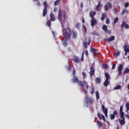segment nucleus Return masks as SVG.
<instances>
[{
    "instance_id": "f257e3e1",
    "label": "nucleus",
    "mask_w": 129,
    "mask_h": 129,
    "mask_svg": "<svg viewBox=\"0 0 129 129\" xmlns=\"http://www.w3.org/2000/svg\"><path fill=\"white\" fill-rule=\"evenodd\" d=\"M62 33L64 38L66 40H68L71 38V30L69 28H64V27L62 26Z\"/></svg>"
},
{
    "instance_id": "f03ea898",
    "label": "nucleus",
    "mask_w": 129,
    "mask_h": 129,
    "mask_svg": "<svg viewBox=\"0 0 129 129\" xmlns=\"http://www.w3.org/2000/svg\"><path fill=\"white\" fill-rule=\"evenodd\" d=\"M66 18V12H65V11H61V10H59L57 19L61 24L65 22Z\"/></svg>"
},
{
    "instance_id": "7ed1b4c3",
    "label": "nucleus",
    "mask_w": 129,
    "mask_h": 129,
    "mask_svg": "<svg viewBox=\"0 0 129 129\" xmlns=\"http://www.w3.org/2000/svg\"><path fill=\"white\" fill-rule=\"evenodd\" d=\"M78 85H79V86H81L82 87H84V86H85V88L87 89H88V88H89V86H88V84H87V82H86V81H85V80L83 81L81 80L79 81Z\"/></svg>"
},
{
    "instance_id": "20e7f679",
    "label": "nucleus",
    "mask_w": 129,
    "mask_h": 129,
    "mask_svg": "<svg viewBox=\"0 0 129 129\" xmlns=\"http://www.w3.org/2000/svg\"><path fill=\"white\" fill-rule=\"evenodd\" d=\"M85 103L86 104H87V106H88V105L90 102V103H93V102H94V101L93 100V99L92 98H88V97H87V96H86L85 97Z\"/></svg>"
},
{
    "instance_id": "39448f33",
    "label": "nucleus",
    "mask_w": 129,
    "mask_h": 129,
    "mask_svg": "<svg viewBox=\"0 0 129 129\" xmlns=\"http://www.w3.org/2000/svg\"><path fill=\"white\" fill-rule=\"evenodd\" d=\"M87 41H88L87 42ZM83 47L85 48V49H86L88 48L87 45H90V38H89L88 40L87 38H86L84 39L83 41Z\"/></svg>"
},
{
    "instance_id": "423d86ee",
    "label": "nucleus",
    "mask_w": 129,
    "mask_h": 129,
    "mask_svg": "<svg viewBox=\"0 0 129 129\" xmlns=\"http://www.w3.org/2000/svg\"><path fill=\"white\" fill-rule=\"evenodd\" d=\"M102 110L106 117H107V113L108 112V109L107 108H105V107H104V105H102Z\"/></svg>"
},
{
    "instance_id": "0eeeda50",
    "label": "nucleus",
    "mask_w": 129,
    "mask_h": 129,
    "mask_svg": "<svg viewBox=\"0 0 129 129\" xmlns=\"http://www.w3.org/2000/svg\"><path fill=\"white\" fill-rule=\"evenodd\" d=\"M114 36L112 35L110 38L104 39V41L108 43L109 42H112V41H114Z\"/></svg>"
},
{
    "instance_id": "6e6552de",
    "label": "nucleus",
    "mask_w": 129,
    "mask_h": 129,
    "mask_svg": "<svg viewBox=\"0 0 129 129\" xmlns=\"http://www.w3.org/2000/svg\"><path fill=\"white\" fill-rule=\"evenodd\" d=\"M122 69H123V66H122V64H120L118 68V74L119 75H121V71H122Z\"/></svg>"
},
{
    "instance_id": "1a4fd4ad",
    "label": "nucleus",
    "mask_w": 129,
    "mask_h": 129,
    "mask_svg": "<svg viewBox=\"0 0 129 129\" xmlns=\"http://www.w3.org/2000/svg\"><path fill=\"white\" fill-rule=\"evenodd\" d=\"M90 69V72L89 73L90 76V77H92V76H93V75H94V73H95V70L92 67H91Z\"/></svg>"
},
{
    "instance_id": "9d476101",
    "label": "nucleus",
    "mask_w": 129,
    "mask_h": 129,
    "mask_svg": "<svg viewBox=\"0 0 129 129\" xmlns=\"http://www.w3.org/2000/svg\"><path fill=\"white\" fill-rule=\"evenodd\" d=\"M121 118L122 119V120L120 119H118V120L121 125H123V124H124V123H125V122H124V116L123 115L122 118L121 117Z\"/></svg>"
},
{
    "instance_id": "9b49d317",
    "label": "nucleus",
    "mask_w": 129,
    "mask_h": 129,
    "mask_svg": "<svg viewBox=\"0 0 129 129\" xmlns=\"http://www.w3.org/2000/svg\"><path fill=\"white\" fill-rule=\"evenodd\" d=\"M123 109V107L122 106H120V113H119V115L120 116V117H123V115H124V113L123 111H122Z\"/></svg>"
},
{
    "instance_id": "f8f14e48",
    "label": "nucleus",
    "mask_w": 129,
    "mask_h": 129,
    "mask_svg": "<svg viewBox=\"0 0 129 129\" xmlns=\"http://www.w3.org/2000/svg\"><path fill=\"white\" fill-rule=\"evenodd\" d=\"M96 24H97V20H96V19H91V26L94 27Z\"/></svg>"
},
{
    "instance_id": "ddd939ff",
    "label": "nucleus",
    "mask_w": 129,
    "mask_h": 129,
    "mask_svg": "<svg viewBox=\"0 0 129 129\" xmlns=\"http://www.w3.org/2000/svg\"><path fill=\"white\" fill-rule=\"evenodd\" d=\"M95 15H96V12H90V17L91 19H95V18L94 17L95 16Z\"/></svg>"
},
{
    "instance_id": "4468645a",
    "label": "nucleus",
    "mask_w": 129,
    "mask_h": 129,
    "mask_svg": "<svg viewBox=\"0 0 129 129\" xmlns=\"http://www.w3.org/2000/svg\"><path fill=\"white\" fill-rule=\"evenodd\" d=\"M79 80H78V78L76 76H74V78L72 79V82L73 83H78Z\"/></svg>"
},
{
    "instance_id": "2eb2a0df",
    "label": "nucleus",
    "mask_w": 129,
    "mask_h": 129,
    "mask_svg": "<svg viewBox=\"0 0 129 129\" xmlns=\"http://www.w3.org/2000/svg\"><path fill=\"white\" fill-rule=\"evenodd\" d=\"M124 27L125 29H129V25L127 24H125V22L123 21L121 24V28L123 29Z\"/></svg>"
},
{
    "instance_id": "dca6fc26",
    "label": "nucleus",
    "mask_w": 129,
    "mask_h": 129,
    "mask_svg": "<svg viewBox=\"0 0 129 129\" xmlns=\"http://www.w3.org/2000/svg\"><path fill=\"white\" fill-rule=\"evenodd\" d=\"M50 18L51 22H54V21H56V18H55V16L53 14V13H51L50 14Z\"/></svg>"
},
{
    "instance_id": "f3484780",
    "label": "nucleus",
    "mask_w": 129,
    "mask_h": 129,
    "mask_svg": "<svg viewBox=\"0 0 129 129\" xmlns=\"http://www.w3.org/2000/svg\"><path fill=\"white\" fill-rule=\"evenodd\" d=\"M101 6V1L98 2V4L96 6V11H100V7Z\"/></svg>"
},
{
    "instance_id": "a211bd4d",
    "label": "nucleus",
    "mask_w": 129,
    "mask_h": 129,
    "mask_svg": "<svg viewBox=\"0 0 129 129\" xmlns=\"http://www.w3.org/2000/svg\"><path fill=\"white\" fill-rule=\"evenodd\" d=\"M73 38H74V39L77 38V32L75 30H73Z\"/></svg>"
},
{
    "instance_id": "6ab92c4d",
    "label": "nucleus",
    "mask_w": 129,
    "mask_h": 129,
    "mask_svg": "<svg viewBox=\"0 0 129 129\" xmlns=\"http://www.w3.org/2000/svg\"><path fill=\"white\" fill-rule=\"evenodd\" d=\"M48 14V11H47V9H43L42 16L43 17H46V15Z\"/></svg>"
},
{
    "instance_id": "aec40b11",
    "label": "nucleus",
    "mask_w": 129,
    "mask_h": 129,
    "mask_svg": "<svg viewBox=\"0 0 129 129\" xmlns=\"http://www.w3.org/2000/svg\"><path fill=\"white\" fill-rule=\"evenodd\" d=\"M104 85L105 87H107L109 85V81L106 80L104 82Z\"/></svg>"
},
{
    "instance_id": "412c9836",
    "label": "nucleus",
    "mask_w": 129,
    "mask_h": 129,
    "mask_svg": "<svg viewBox=\"0 0 129 129\" xmlns=\"http://www.w3.org/2000/svg\"><path fill=\"white\" fill-rule=\"evenodd\" d=\"M74 60L76 63H79V59L78 58V57L76 55L74 56Z\"/></svg>"
},
{
    "instance_id": "4be33fe9",
    "label": "nucleus",
    "mask_w": 129,
    "mask_h": 129,
    "mask_svg": "<svg viewBox=\"0 0 129 129\" xmlns=\"http://www.w3.org/2000/svg\"><path fill=\"white\" fill-rule=\"evenodd\" d=\"M97 126L99 128H100V127L102 126V123L101 122V121H100V120H98L97 121Z\"/></svg>"
},
{
    "instance_id": "5701e85b",
    "label": "nucleus",
    "mask_w": 129,
    "mask_h": 129,
    "mask_svg": "<svg viewBox=\"0 0 129 129\" xmlns=\"http://www.w3.org/2000/svg\"><path fill=\"white\" fill-rule=\"evenodd\" d=\"M96 83H98V84H100V83L101 82V79H100V78H96Z\"/></svg>"
},
{
    "instance_id": "b1692460",
    "label": "nucleus",
    "mask_w": 129,
    "mask_h": 129,
    "mask_svg": "<svg viewBox=\"0 0 129 129\" xmlns=\"http://www.w3.org/2000/svg\"><path fill=\"white\" fill-rule=\"evenodd\" d=\"M91 52L93 53L94 56H95V54H96V51L94 48H91Z\"/></svg>"
},
{
    "instance_id": "393cba45",
    "label": "nucleus",
    "mask_w": 129,
    "mask_h": 129,
    "mask_svg": "<svg viewBox=\"0 0 129 129\" xmlns=\"http://www.w3.org/2000/svg\"><path fill=\"white\" fill-rule=\"evenodd\" d=\"M105 77L106 78V80H109V74L108 73H106L105 74Z\"/></svg>"
},
{
    "instance_id": "a878e982",
    "label": "nucleus",
    "mask_w": 129,
    "mask_h": 129,
    "mask_svg": "<svg viewBox=\"0 0 129 129\" xmlns=\"http://www.w3.org/2000/svg\"><path fill=\"white\" fill-rule=\"evenodd\" d=\"M96 96L97 100H98L99 99V92H98V91L96 92Z\"/></svg>"
},
{
    "instance_id": "bb28decb",
    "label": "nucleus",
    "mask_w": 129,
    "mask_h": 129,
    "mask_svg": "<svg viewBox=\"0 0 129 129\" xmlns=\"http://www.w3.org/2000/svg\"><path fill=\"white\" fill-rule=\"evenodd\" d=\"M120 88H121V86L118 85L114 88V90H116L117 89H120Z\"/></svg>"
},
{
    "instance_id": "cd10ccee",
    "label": "nucleus",
    "mask_w": 129,
    "mask_h": 129,
    "mask_svg": "<svg viewBox=\"0 0 129 129\" xmlns=\"http://www.w3.org/2000/svg\"><path fill=\"white\" fill-rule=\"evenodd\" d=\"M43 6L44 7V9H48V4H47L46 2H44L43 3Z\"/></svg>"
},
{
    "instance_id": "c85d7f7f",
    "label": "nucleus",
    "mask_w": 129,
    "mask_h": 129,
    "mask_svg": "<svg viewBox=\"0 0 129 129\" xmlns=\"http://www.w3.org/2000/svg\"><path fill=\"white\" fill-rule=\"evenodd\" d=\"M119 54H120V52L119 51L115 52L114 54L115 58H117V57H118V56H119Z\"/></svg>"
},
{
    "instance_id": "c756f323",
    "label": "nucleus",
    "mask_w": 129,
    "mask_h": 129,
    "mask_svg": "<svg viewBox=\"0 0 129 129\" xmlns=\"http://www.w3.org/2000/svg\"><path fill=\"white\" fill-rule=\"evenodd\" d=\"M85 52V51H83L82 54V57L81 58V61H84V52Z\"/></svg>"
},
{
    "instance_id": "7c9ffc66",
    "label": "nucleus",
    "mask_w": 129,
    "mask_h": 129,
    "mask_svg": "<svg viewBox=\"0 0 129 129\" xmlns=\"http://www.w3.org/2000/svg\"><path fill=\"white\" fill-rule=\"evenodd\" d=\"M115 117V115H114V114H111L110 115V119H114Z\"/></svg>"
},
{
    "instance_id": "2f4dec72",
    "label": "nucleus",
    "mask_w": 129,
    "mask_h": 129,
    "mask_svg": "<svg viewBox=\"0 0 129 129\" xmlns=\"http://www.w3.org/2000/svg\"><path fill=\"white\" fill-rule=\"evenodd\" d=\"M103 30L105 31V32H106V31H107V27L106 26V25H103Z\"/></svg>"
},
{
    "instance_id": "473e14b6",
    "label": "nucleus",
    "mask_w": 129,
    "mask_h": 129,
    "mask_svg": "<svg viewBox=\"0 0 129 129\" xmlns=\"http://www.w3.org/2000/svg\"><path fill=\"white\" fill-rule=\"evenodd\" d=\"M118 22V18L116 17L114 20V24H116Z\"/></svg>"
},
{
    "instance_id": "72a5a7b5",
    "label": "nucleus",
    "mask_w": 129,
    "mask_h": 129,
    "mask_svg": "<svg viewBox=\"0 0 129 129\" xmlns=\"http://www.w3.org/2000/svg\"><path fill=\"white\" fill-rule=\"evenodd\" d=\"M46 25L48 27H51V21H48L47 22H46Z\"/></svg>"
},
{
    "instance_id": "f704fd0d",
    "label": "nucleus",
    "mask_w": 129,
    "mask_h": 129,
    "mask_svg": "<svg viewBox=\"0 0 129 129\" xmlns=\"http://www.w3.org/2000/svg\"><path fill=\"white\" fill-rule=\"evenodd\" d=\"M60 1L61 0H56L55 2H54V6L58 5V4H59V3H60Z\"/></svg>"
},
{
    "instance_id": "c9c22d12",
    "label": "nucleus",
    "mask_w": 129,
    "mask_h": 129,
    "mask_svg": "<svg viewBox=\"0 0 129 129\" xmlns=\"http://www.w3.org/2000/svg\"><path fill=\"white\" fill-rule=\"evenodd\" d=\"M104 18H105V14H102V16H101V21H104Z\"/></svg>"
},
{
    "instance_id": "e433bc0d",
    "label": "nucleus",
    "mask_w": 129,
    "mask_h": 129,
    "mask_svg": "<svg viewBox=\"0 0 129 129\" xmlns=\"http://www.w3.org/2000/svg\"><path fill=\"white\" fill-rule=\"evenodd\" d=\"M107 7H108V8L109 9H111L112 8V5H111V4L110 3H108L107 4Z\"/></svg>"
},
{
    "instance_id": "4c0bfd02",
    "label": "nucleus",
    "mask_w": 129,
    "mask_h": 129,
    "mask_svg": "<svg viewBox=\"0 0 129 129\" xmlns=\"http://www.w3.org/2000/svg\"><path fill=\"white\" fill-rule=\"evenodd\" d=\"M126 73H129V69H126L123 72V74H126Z\"/></svg>"
},
{
    "instance_id": "58836bf2",
    "label": "nucleus",
    "mask_w": 129,
    "mask_h": 129,
    "mask_svg": "<svg viewBox=\"0 0 129 129\" xmlns=\"http://www.w3.org/2000/svg\"><path fill=\"white\" fill-rule=\"evenodd\" d=\"M97 116L99 119H102V117H101V115H100V113H98Z\"/></svg>"
},
{
    "instance_id": "ea45409f",
    "label": "nucleus",
    "mask_w": 129,
    "mask_h": 129,
    "mask_svg": "<svg viewBox=\"0 0 129 129\" xmlns=\"http://www.w3.org/2000/svg\"><path fill=\"white\" fill-rule=\"evenodd\" d=\"M126 111H128V110H129V103H126Z\"/></svg>"
},
{
    "instance_id": "a19ab883",
    "label": "nucleus",
    "mask_w": 129,
    "mask_h": 129,
    "mask_svg": "<svg viewBox=\"0 0 129 129\" xmlns=\"http://www.w3.org/2000/svg\"><path fill=\"white\" fill-rule=\"evenodd\" d=\"M104 10L105 11V12L108 11V7L107 5H105L104 6Z\"/></svg>"
},
{
    "instance_id": "79ce46f5",
    "label": "nucleus",
    "mask_w": 129,
    "mask_h": 129,
    "mask_svg": "<svg viewBox=\"0 0 129 129\" xmlns=\"http://www.w3.org/2000/svg\"><path fill=\"white\" fill-rule=\"evenodd\" d=\"M103 67L105 69H107V68H108V65L107 64H103Z\"/></svg>"
},
{
    "instance_id": "37998d69",
    "label": "nucleus",
    "mask_w": 129,
    "mask_h": 129,
    "mask_svg": "<svg viewBox=\"0 0 129 129\" xmlns=\"http://www.w3.org/2000/svg\"><path fill=\"white\" fill-rule=\"evenodd\" d=\"M125 12H126V9H123L121 13V15H124Z\"/></svg>"
},
{
    "instance_id": "c03bdc74",
    "label": "nucleus",
    "mask_w": 129,
    "mask_h": 129,
    "mask_svg": "<svg viewBox=\"0 0 129 129\" xmlns=\"http://www.w3.org/2000/svg\"><path fill=\"white\" fill-rule=\"evenodd\" d=\"M76 28H77V29H79V28H80V24L77 23L76 25Z\"/></svg>"
},
{
    "instance_id": "a18cd8bd",
    "label": "nucleus",
    "mask_w": 129,
    "mask_h": 129,
    "mask_svg": "<svg viewBox=\"0 0 129 129\" xmlns=\"http://www.w3.org/2000/svg\"><path fill=\"white\" fill-rule=\"evenodd\" d=\"M128 6H129L128 2H126L125 3V4H124L125 8H127V7H128Z\"/></svg>"
},
{
    "instance_id": "49530a36",
    "label": "nucleus",
    "mask_w": 129,
    "mask_h": 129,
    "mask_svg": "<svg viewBox=\"0 0 129 129\" xmlns=\"http://www.w3.org/2000/svg\"><path fill=\"white\" fill-rule=\"evenodd\" d=\"M84 29L85 33H87V28H86V26L84 25Z\"/></svg>"
},
{
    "instance_id": "de8ad7c7",
    "label": "nucleus",
    "mask_w": 129,
    "mask_h": 129,
    "mask_svg": "<svg viewBox=\"0 0 129 129\" xmlns=\"http://www.w3.org/2000/svg\"><path fill=\"white\" fill-rule=\"evenodd\" d=\"M94 92H95V89H94V88H92L91 92V94H93V93H94Z\"/></svg>"
},
{
    "instance_id": "09e8293b",
    "label": "nucleus",
    "mask_w": 129,
    "mask_h": 129,
    "mask_svg": "<svg viewBox=\"0 0 129 129\" xmlns=\"http://www.w3.org/2000/svg\"><path fill=\"white\" fill-rule=\"evenodd\" d=\"M82 75H83V76L85 78H86V74L85 73V72H82Z\"/></svg>"
},
{
    "instance_id": "8fccbe9b",
    "label": "nucleus",
    "mask_w": 129,
    "mask_h": 129,
    "mask_svg": "<svg viewBox=\"0 0 129 129\" xmlns=\"http://www.w3.org/2000/svg\"><path fill=\"white\" fill-rule=\"evenodd\" d=\"M63 46H64V47H67V42L66 41H64L63 42Z\"/></svg>"
},
{
    "instance_id": "3c124183",
    "label": "nucleus",
    "mask_w": 129,
    "mask_h": 129,
    "mask_svg": "<svg viewBox=\"0 0 129 129\" xmlns=\"http://www.w3.org/2000/svg\"><path fill=\"white\" fill-rule=\"evenodd\" d=\"M116 64L114 63L112 65V69L113 70V69H115V66H116Z\"/></svg>"
},
{
    "instance_id": "603ef678",
    "label": "nucleus",
    "mask_w": 129,
    "mask_h": 129,
    "mask_svg": "<svg viewBox=\"0 0 129 129\" xmlns=\"http://www.w3.org/2000/svg\"><path fill=\"white\" fill-rule=\"evenodd\" d=\"M106 24H109V19L108 18L106 19Z\"/></svg>"
},
{
    "instance_id": "864d4df0",
    "label": "nucleus",
    "mask_w": 129,
    "mask_h": 129,
    "mask_svg": "<svg viewBox=\"0 0 129 129\" xmlns=\"http://www.w3.org/2000/svg\"><path fill=\"white\" fill-rule=\"evenodd\" d=\"M113 114H114V115H117V111H114L113 112Z\"/></svg>"
},
{
    "instance_id": "5fc2aeb1",
    "label": "nucleus",
    "mask_w": 129,
    "mask_h": 129,
    "mask_svg": "<svg viewBox=\"0 0 129 129\" xmlns=\"http://www.w3.org/2000/svg\"><path fill=\"white\" fill-rule=\"evenodd\" d=\"M73 76H75V70H74L73 71Z\"/></svg>"
},
{
    "instance_id": "6e6d98bb",
    "label": "nucleus",
    "mask_w": 129,
    "mask_h": 129,
    "mask_svg": "<svg viewBox=\"0 0 129 129\" xmlns=\"http://www.w3.org/2000/svg\"><path fill=\"white\" fill-rule=\"evenodd\" d=\"M36 6H38V7H40V6H41V4H40V2H37L36 3Z\"/></svg>"
},
{
    "instance_id": "4d7b16f0",
    "label": "nucleus",
    "mask_w": 129,
    "mask_h": 129,
    "mask_svg": "<svg viewBox=\"0 0 129 129\" xmlns=\"http://www.w3.org/2000/svg\"><path fill=\"white\" fill-rule=\"evenodd\" d=\"M85 55L88 56V51H87V50L85 51Z\"/></svg>"
},
{
    "instance_id": "13d9d810",
    "label": "nucleus",
    "mask_w": 129,
    "mask_h": 129,
    "mask_svg": "<svg viewBox=\"0 0 129 129\" xmlns=\"http://www.w3.org/2000/svg\"><path fill=\"white\" fill-rule=\"evenodd\" d=\"M71 69V67L70 66H69L68 67H67V70H70Z\"/></svg>"
},
{
    "instance_id": "bf43d9fd",
    "label": "nucleus",
    "mask_w": 129,
    "mask_h": 129,
    "mask_svg": "<svg viewBox=\"0 0 129 129\" xmlns=\"http://www.w3.org/2000/svg\"><path fill=\"white\" fill-rule=\"evenodd\" d=\"M102 118H103V120H105V118L104 117V115H102Z\"/></svg>"
},
{
    "instance_id": "052dcab7",
    "label": "nucleus",
    "mask_w": 129,
    "mask_h": 129,
    "mask_svg": "<svg viewBox=\"0 0 129 129\" xmlns=\"http://www.w3.org/2000/svg\"><path fill=\"white\" fill-rule=\"evenodd\" d=\"M81 8H83V3H81Z\"/></svg>"
},
{
    "instance_id": "680f3d73",
    "label": "nucleus",
    "mask_w": 129,
    "mask_h": 129,
    "mask_svg": "<svg viewBox=\"0 0 129 129\" xmlns=\"http://www.w3.org/2000/svg\"><path fill=\"white\" fill-rule=\"evenodd\" d=\"M82 22L83 24H84V23L85 22V20L84 19H82Z\"/></svg>"
},
{
    "instance_id": "e2e57ef3",
    "label": "nucleus",
    "mask_w": 129,
    "mask_h": 129,
    "mask_svg": "<svg viewBox=\"0 0 129 129\" xmlns=\"http://www.w3.org/2000/svg\"><path fill=\"white\" fill-rule=\"evenodd\" d=\"M84 93H85L86 94V93H87V90H84Z\"/></svg>"
},
{
    "instance_id": "0e129e2a",
    "label": "nucleus",
    "mask_w": 129,
    "mask_h": 129,
    "mask_svg": "<svg viewBox=\"0 0 129 129\" xmlns=\"http://www.w3.org/2000/svg\"><path fill=\"white\" fill-rule=\"evenodd\" d=\"M114 12L116 13V10L114 9Z\"/></svg>"
},
{
    "instance_id": "69168bd1",
    "label": "nucleus",
    "mask_w": 129,
    "mask_h": 129,
    "mask_svg": "<svg viewBox=\"0 0 129 129\" xmlns=\"http://www.w3.org/2000/svg\"><path fill=\"white\" fill-rule=\"evenodd\" d=\"M34 1V2H37V1H38V0H33Z\"/></svg>"
},
{
    "instance_id": "338daca9",
    "label": "nucleus",
    "mask_w": 129,
    "mask_h": 129,
    "mask_svg": "<svg viewBox=\"0 0 129 129\" xmlns=\"http://www.w3.org/2000/svg\"><path fill=\"white\" fill-rule=\"evenodd\" d=\"M127 58L128 59V60H129V56H128Z\"/></svg>"
}]
</instances>
